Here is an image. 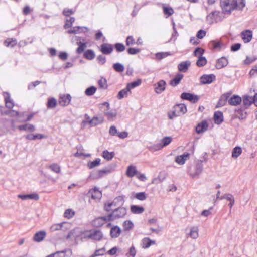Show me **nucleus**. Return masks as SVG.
Masks as SVG:
<instances>
[{
    "label": "nucleus",
    "instance_id": "nucleus-1",
    "mask_svg": "<svg viewBox=\"0 0 257 257\" xmlns=\"http://www.w3.org/2000/svg\"><path fill=\"white\" fill-rule=\"evenodd\" d=\"M220 6L224 13L230 14L237 9L242 10L245 6V0H220Z\"/></svg>",
    "mask_w": 257,
    "mask_h": 257
},
{
    "label": "nucleus",
    "instance_id": "nucleus-2",
    "mask_svg": "<svg viewBox=\"0 0 257 257\" xmlns=\"http://www.w3.org/2000/svg\"><path fill=\"white\" fill-rule=\"evenodd\" d=\"M127 213L124 207H118L114 209L108 216L97 217V227L102 226L104 223L124 217Z\"/></svg>",
    "mask_w": 257,
    "mask_h": 257
},
{
    "label": "nucleus",
    "instance_id": "nucleus-3",
    "mask_svg": "<svg viewBox=\"0 0 257 257\" xmlns=\"http://www.w3.org/2000/svg\"><path fill=\"white\" fill-rule=\"evenodd\" d=\"M96 236V229L85 230L83 232H81L78 235L75 236V241L77 242L79 240L84 241L88 239H95Z\"/></svg>",
    "mask_w": 257,
    "mask_h": 257
},
{
    "label": "nucleus",
    "instance_id": "nucleus-4",
    "mask_svg": "<svg viewBox=\"0 0 257 257\" xmlns=\"http://www.w3.org/2000/svg\"><path fill=\"white\" fill-rule=\"evenodd\" d=\"M203 167L202 162L198 161L193 168L189 169L188 173L193 178L198 176L202 171Z\"/></svg>",
    "mask_w": 257,
    "mask_h": 257
},
{
    "label": "nucleus",
    "instance_id": "nucleus-5",
    "mask_svg": "<svg viewBox=\"0 0 257 257\" xmlns=\"http://www.w3.org/2000/svg\"><path fill=\"white\" fill-rule=\"evenodd\" d=\"M116 166V164H111L104 168L99 170L97 171V178H102L110 174L115 170Z\"/></svg>",
    "mask_w": 257,
    "mask_h": 257
},
{
    "label": "nucleus",
    "instance_id": "nucleus-6",
    "mask_svg": "<svg viewBox=\"0 0 257 257\" xmlns=\"http://www.w3.org/2000/svg\"><path fill=\"white\" fill-rule=\"evenodd\" d=\"M180 97L182 99L188 100L193 103H196L199 99L198 95L187 92L182 93Z\"/></svg>",
    "mask_w": 257,
    "mask_h": 257
},
{
    "label": "nucleus",
    "instance_id": "nucleus-7",
    "mask_svg": "<svg viewBox=\"0 0 257 257\" xmlns=\"http://www.w3.org/2000/svg\"><path fill=\"white\" fill-rule=\"evenodd\" d=\"M100 51L103 54L109 55L113 51V46L110 43H104L100 45Z\"/></svg>",
    "mask_w": 257,
    "mask_h": 257
},
{
    "label": "nucleus",
    "instance_id": "nucleus-8",
    "mask_svg": "<svg viewBox=\"0 0 257 257\" xmlns=\"http://www.w3.org/2000/svg\"><path fill=\"white\" fill-rule=\"evenodd\" d=\"M75 38L77 41V44L78 45V47L77 48L76 51L77 53L81 54L84 51L85 48L86 47V40L78 36H76Z\"/></svg>",
    "mask_w": 257,
    "mask_h": 257
},
{
    "label": "nucleus",
    "instance_id": "nucleus-9",
    "mask_svg": "<svg viewBox=\"0 0 257 257\" xmlns=\"http://www.w3.org/2000/svg\"><path fill=\"white\" fill-rule=\"evenodd\" d=\"M71 99V96L70 94L60 95L59 99V103L62 106H66L69 104Z\"/></svg>",
    "mask_w": 257,
    "mask_h": 257
},
{
    "label": "nucleus",
    "instance_id": "nucleus-10",
    "mask_svg": "<svg viewBox=\"0 0 257 257\" xmlns=\"http://www.w3.org/2000/svg\"><path fill=\"white\" fill-rule=\"evenodd\" d=\"M231 94V92H228V93H224V94H222L221 96V97L216 105V107H217V108L221 107H222L224 105H225L226 102L227 101L228 102V98L230 97Z\"/></svg>",
    "mask_w": 257,
    "mask_h": 257
},
{
    "label": "nucleus",
    "instance_id": "nucleus-11",
    "mask_svg": "<svg viewBox=\"0 0 257 257\" xmlns=\"http://www.w3.org/2000/svg\"><path fill=\"white\" fill-rule=\"evenodd\" d=\"M240 36L244 43H248L252 38V32L250 30L243 31L240 33Z\"/></svg>",
    "mask_w": 257,
    "mask_h": 257
},
{
    "label": "nucleus",
    "instance_id": "nucleus-12",
    "mask_svg": "<svg viewBox=\"0 0 257 257\" xmlns=\"http://www.w3.org/2000/svg\"><path fill=\"white\" fill-rule=\"evenodd\" d=\"M215 80V76L214 74H204L200 77V82L203 84H210Z\"/></svg>",
    "mask_w": 257,
    "mask_h": 257
},
{
    "label": "nucleus",
    "instance_id": "nucleus-13",
    "mask_svg": "<svg viewBox=\"0 0 257 257\" xmlns=\"http://www.w3.org/2000/svg\"><path fill=\"white\" fill-rule=\"evenodd\" d=\"M242 102V98L238 95H233L228 98V103L231 106H237Z\"/></svg>",
    "mask_w": 257,
    "mask_h": 257
},
{
    "label": "nucleus",
    "instance_id": "nucleus-14",
    "mask_svg": "<svg viewBox=\"0 0 257 257\" xmlns=\"http://www.w3.org/2000/svg\"><path fill=\"white\" fill-rule=\"evenodd\" d=\"M243 104L245 108H248L252 104H254V100L252 97L248 95H244L242 97Z\"/></svg>",
    "mask_w": 257,
    "mask_h": 257
},
{
    "label": "nucleus",
    "instance_id": "nucleus-15",
    "mask_svg": "<svg viewBox=\"0 0 257 257\" xmlns=\"http://www.w3.org/2000/svg\"><path fill=\"white\" fill-rule=\"evenodd\" d=\"M184 75L181 73H177L175 77L170 81L169 84L172 87H176L181 82Z\"/></svg>",
    "mask_w": 257,
    "mask_h": 257
},
{
    "label": "nucleus",
    "instance_id": "nucleus-16",
    "mask_svg": "<svg viewBox=\"0 0 257 257\" xmlns=\"http://www.w3.org/2000/svg\"><path fill=\"white\" fill-rule=\"evenodd\" d=\"M228 63V59L225 57H222L218 59L215 65V67L217 69H220L226 66Z\"/></svg>",
    "mask_w": 257,
    "mask_h": 257
},
{
    "label": "nucleus",
    "instance_id": "nucleus-17",
    "mask_svg": "<svg viewBox=\"0 0 257 257\" xmlns=\"http://www.w3.org/2000/svg\"><path fill=\"white\" fill-rule=\"evenodd\" d=\"M108 121H114L116 119L117 113L116 110H109L104 115Z\"/></svg>",
    "mask_w": 257,
    "mask_h": 257
},
{
    "label": "nucleus",
    "instance_id": "nucleus-18",
    "mask_svg": "<svg viewBox=\"0 0 257 257\" xmlns=\"http://www.w3.org/2000/svg\"><path fill=\"white\" fill-rule=\"evenodd\" d=\"M173 109L175 110L176 112L179 114V116L184 114L187 112V108L184 104H178L173 107Z\"/></svg>",
    "mask_w": 257,
    "mask_h": 257
},
{
    "label": "nucleus",
    "instance_id": "nucleus-19",
    "mask_svg": "<svg viewBox=\"0 0 257 257\" xmlns=\"http://www.w3.org/2000/svg\"><path fill=\"white\" fill-rule=\"evenodd\" d=\"M98 107L100 111L103 113V115L105 114L110 109L109 103L106 101L99 103L98 105Z\"/></svg>",
    "mask_w": 257,
    "mask_h": 257
},
{
    "label": "nucleus",
    "instance_id": "nucleus-20",
    "mask_svg": "<svg viewBox=\"0 0 257 257\" xmlns=\"http://www.w3.org/2000/svg\"><path fill=\"white\" fill-rule=\"evenodd\" d=\"M208 125L206 121L204 120L198 123L196 126V131L198 134L202 133L208 128Z\"/></svg>",
    "mask_w": 257,
    "mask_h": 257
},
{
    "label": "nucleus",
    "instance_id": "nucleus-21",
    "mask_svg": "<svg viewBox=\"0 0 257 257\" xmlns=\"http://www.w3.org/2000/svg\"><path fill=\"white\" fill-rule=\"evenodd\" d=\"M3 94L5 97L6 107L9 109H12L14 107V104L13 101L10 98V94L8 92H5Z\"/></svg>",
    "mask_w": 257,
    "mask_h": 257
},
{
    "label": "nucleus",
    "instance_id": "nucleus-22",
    "mask_svg": "<svg viewBox=\"0 0 257 257\" xmlns=\"http://www.w3.org/2000/svg\"><path fill=\"white\" fill-rule=\"evenodd\" d=\"M190 65L191 62L190 61H183L178 64V69L180 72H186L188 70Z\"/></svg>",
    "mask_w": 257,
    "mask_h": 257
},
{
    "label": "nucleus",
    "instance_id": "nucleus-23",
    "mask_svg": "<svg viewBox=\"0 0 257 257\" xmlns=\"http://www.w3.org/2000/svg\"><path fill=\"white\" fill-rule=\"evenodd\" d=\"M190 154L188 153H184L183 155L177 156L175 158V162L179 165H183L186 160L189 157Z\"/></svg>",
    "mask_w": 257,
    "mask_h": 257
},
{
    "label": "nucleus",
    "instance_id": "nucleus-24",
    "mask_svg": "<svg viewBox=\"0 0 257 257\" xmlns=\"http://www.w3.org/2000/svg\"><path fill=\"white\" fill-rule=\"evenodd\" d=\"M166 83L164 80H160L157 83V86L155 87V92L157 94H160L165 89V85Z\"/></svg>",
    "mask_w": 257,
    "mask_h": 257
},
{
    "label": "nucleus",
    "instance_id": "nucleus-25",
    "mask_svg": "<svg viewBox=\"0 0 257 257\" xmlns=\"http://www.w3.org/2000/svg\"><path fill=\"white\" fill-rule=\"evenodd\" d=\"M18 128L20 131H25L30 132H33L35 131V126L32 124L29 123L19 125L18 126Z\"/></svg>",
    "mask_w": 257,
    "mask_h": 257
},
{
    "label": "nucleus",
    "instance_id": "nucleus-26",
    "mask_svg": "<svg viewBox=\"0 0 257 257\" xmlns=\"http://www.w3.org/2000/svg\"><path fill=\"white\" fill-rule=\"evenodd\" d=\"M223 46V44L219 41L212 40L209 43V47L213 50L219 51Z\"/></svg>",
    "mask_w": 257,
    "mask_h": 257
},
{
    "label": "nucleus",
    "instance_id": "nucleus-27",
    "mask_svg": "<svg viewBox=\"0 0 257 257\" xmlns=\"http://www.w3.org/2000/svg\"><path fill=\"white\" fill-rule=\"evenodd\" d=\"M247 113L244 110L241 108L238 109H235L234 117L238 118L240 119H243L246 118Z\"/></svg>",
    "mask_w": 257,
    "mask_h": 257
},
{
    "label": "nucleus",
    "instance_id": "nucleus-28",
    "mask_svg": "<svg viewBox=\"0 0 257 257\" xmlns=\"http://www.w3.org/2000/svg\"><path fill=\"white\" fill-rule=\"evenodd\" d=\"M214 120L216 124H220L223 121V115L222 112L218 111L214 113Z\"/></svg>",
    "mask_w": 257,
    "mask_h": 257
},
{
    "label": "nucleus",
    "instance_id": "nucleus-29",
    "mask_svg": "<svg viewBox=\"0 0 257 257\" xmlns=\"http://www.w3.org/2000/svg\"><path fill=\"white\" fill-rule=\"evenodd\" d=\"M46 236V232L44 231H40L36 233L33 237L34 241L36 242L42 241Z\"/></svg>",
    "mask_w": 257,
    "mask_h": 257
},
{
    "label": "nucleus",
    "instance_id": "nucleus-30",
    "mask_svg": "<svg viewBox=\"0 0 257 257\" xmlns=\"http://www.w3.org/2000/svg\"><path fill=\"white\" fill-rule=\"evenodd\" d=\"M121 232V230L118 226H115L111 228L110 230V236L112 238L118 237Z\"/></svg>",
    "mask_w": 257,
    "mask_h": 257
},
{
    "label": "nucleus",
    "instance_id": "nucleus-31",
    "mask_svg": "<svg viewBox=\"0 0 257 257\" xmlns=\"http://www.w3.org/2000/svg\"><path fill=\"white\" fill-rule=\"evenodd\" d=\"M25 138L29 140H35L37 139H42L45 138V136L41 134H29L25 136Z\"/></svg>",
    "mask_w": 257,
    "mask_h": 257
},
{
    "label": "nucleus",
    "instance_id": "nucleus-32",
    "mask_svg": "<svg viewBox=\"0 0 257 257\" xmlns=\"http://www.w3.org/2000/svg\"><path fill=\"white\" fill-rule=\"evenodd\" d=\"M126 174L129 177H132L135 175H138V171L136 170V167L132 165L129 166L127 167Z\"/></svg>",
    "mask_w": 257,
    "mask_h": 257
},
{
    "label": "nucleus",
    "instance_id": "nucleus-33",
    "mask_svg": "<svg viewBox=\"0 0 257 257\" xmlns=\"http://www.w3.org/2000/svg\"><path fill=\"white\" fill-rule=\"evenodd\" d=\"M131 211L134 214H141L144 211V208L142 206L138 205H132Z\"/></svg>",
    "mask_w": 257,
    "mask_h": 257
},
{
    "label": "nucleus",
    "instance_id": "nucleus-34",
    "mask_svg": "<svg viewBox=\"0 0 257 257\" xmlns=\"http://www.w3.org/2000/svg\"><path fill=\"white\" fill-rule=\"evenodd\" d=\"M155 243V241L152 240L149 238H144L142 240V247L144 248H148L151 245V244H154Z\"/></svg>",
    "mask_w": 257,
    "mask_h": 257
},
{
    "label": "nucleus",
    "instance_id": "nucleus-35",
    "mask_svg": "<svg viewBox=\"0 0 257 257\" xmlns=\"http://www.w3.org/2000/svg\"><path fill=\"white\" fill-rule=\"evenodd\" d=\"M141 79H138L137 80L135 81L128 83L126 86L127 89L131 90V89H132L135 88L136 87L139 86L141 84Z\"/></svg>",
    "mask_w": 257,
    "mask_h": 257
},
{
    "label": "nucleus",
    "instance_id": "nucleus-36",
    "mask_svg": "<svg viewBox=\"0 0 257 257\" xmlns=\"http://www.w3.org/2000/svg\"><path fill=\"white\" fill-rule=\"evenodd\" d=\"M4 44L6 47H13L16 45L17 42L15 39L8 38L4 41Z\"/></svg>",
    "mask_w": 257,
    "mask_h": 257
},
{
    "label": "nucleus",
    "instance_id": "nucleus-37",
    "mask_svg": "<svg viewBox=\"0 0 257 257\" xmlns=\"http://www.w3.org/2000/svg\"><path fill=\"white\" fill-rule=\"evenodd\" d=\"M172 141L171 137H165L163 138L161 140L160 145V147H164L169 145Z\"/></svg>",
    "mask_w": 257,
    "mask_h": 257
},
{
    "label": "nucleus",
    "instance_id": "nucleus-38",
    "mask_svg": "<svg viewBox=\"0 0 257 257\" xmlns=\"http://www.w3.org/2000/svg\"><path fill=\"white\" fill-rule=\"evenodd\" d=\"M57 102L54 98H50L48 99L47 107L49 109H53L57 106Z\"/></svg>",
    "mask_w": 257,
    "mask_h": 257
},
{
    "label": "nucleus",
    "instance_id": "nucleus-39",
    "mask_svg": "<svg viewBox=\"0 0 257 257\" xmlns=\"http://www.w3.org/2000/svg\"><path fill=\"white\" fill-rule=\"evenodd\" d=\"M242 153L241 148L238 146L235 147L232 152V157L237 158Z\"/></svg>",
    "mask_w": 257,
    "mask_h": 257
},
{
    "label": "nucleus",
    "instance_id": "nucleus-40",
    "mask_svg": "<svg viewBox=\"0 0 257 257\" xmlns=\"http://www.w3.org/2000/svg\"><path fill=\"white\" fill-rule=\"evenodd\" d=\"M86 196L88 197H91L94 200L96 199V186H95L93 188L90 189L87 193Z\"/></svg>",
    "mask_w": 257,
    "mask_h": 257
},
{
    "label": "nucleus",
    "instance_id": "nucleus-41",
    "mask_svg": "<svg viewBox=\"0 0 257 257\" xmlns=\"http://www.w3.org/2000/svg\"><path fill=\"white\" fill-rule=\"evenodd\" d=\"M114 156V154L113 152H109L107 150H104L102 152V157L108 161L111 160Z\"/></svg>",
    "mask_w": 257,
    "mask_h": 257
},
{
    "label": "nucleus",
    "instance_id": "nucleus-42",
    "mask_svg": "<svg viewBox=\"0 0 257 257\" xmlns=\"http://www.w3.org/2000/svg\"><path fill=\"white\" fill-rule=\"evenodd\" d=\"M133 227L134 224L130 220H126L123 223V227L125 231H130Z\"/></svg>",
    "mask_w": 257,
    "mask_h": 257
},
{
    "label": "nucleus",
    "instance_id": "nucleus-43",
    "mask_svg": "<svg viewBox=\"0 0 257 257\" xmlns=\"http://www.w3.org/2000/svg\"><path fill=\"white\" fill-rule=\"evenodd\" d=\"M131 91L129 89H127V87L126 88L121 90L120 91L117 95V98L119 99H121L122 98L126 97L128 95V92Z\"/></svg>",
    "mask_w": 257,
    "mask_h": 257
},
{
    "label": "nucleus",
    "instance_id": "nucleus-44",
    "mask_svg": "<svg viewBox=\"0 0 257 257\" xmlns=\"http://www.w3.org/2000/svg\"><path fill=\"white\" fill-rule=\"evenodd\" d=\"M84 117L85 119L82 121V123L84 124V125L87 123L90 125H92V124L93 123V120L96 119V116H94L92 119H91L87 114H85Z\"/></svg>",
    "mask_w": 257,
    "mask_h": 257
},
{
    "label": "nucleus",
    "instance_id": "nucleus-45",
    "mask_svg": "<svg viewBox=\"0 0 257 257\" xmlns=\"http://www.w3.org/2000/svg\"><path fill=\"white\" fill-rule=\"evenodd\" d=\"M113 68L117 72H122L124 70L123 65L119 63H114L113 65Z\"/></svg>",
    "mask_w": 257,
    "mask_h": 257
},
{
    "label": "nucleus",
    "instance_id": "nucleus-46",
    "mask_svg": "<svg viewBox=\"0 0 257 257\" xmlns=\"http://www.w3.org/2000/svg\"><path fill=\"white\" fill-rule=\"evenodd\" d=\"M49 168L51 171L56 173H59L61 171L60 166L56 163H54L49 165Z\"/></svg>",
    "mask_w": 257,
    "mask_h": 257
},
{
    "label": "nucleus",
    "instance_id": "nucleus-47",
    "mask_svg": "<svg viewBox=\"0 0 257 257\" xmlns=\"http://www.w3.org/2000/svg\"><path fill=\"white\" fill-rule=\"evenodd\" d=\"M207 62V61L205 57L200 56L196 62V65L198 67H203L206 64Z\"/></svg>",
    "mask_w": 257,
    "mask_h": 257
},
{
    "label": "nucleus",
    "instance_id": "nucleus-48",
    "mask_svg": "<svg viewBox=\"0 0 257 257\" xmlns=\"http://www.w3.org/2000/svg\"><path fill=\"white\" fill-rule=\"evenodd\" d=\"M198 229L197 227H193L190 230V236L193 239H196L198 237Z\"/></svg>",
    "mask_w": 257,
    "mask_h": 257
},
{
    "label": "nucleus",
    "instance_id": "nucleus-49",
    "mask_svg": "<svg viewBox=\"0 0 257 257\" xmlns=\"http://www.w3.org/2000/svg\"><path fill=\"white\" fill-rule=\"evenodd\" d=\"M114 47L115 48L117 52H122L124 51L125 49V46L120 43H116L114 45Z\"/></svg>",
    "mask_w": 257,
    "mask_h": 257
},
{
    "label": "nucleus",
    "instance_id": "nucleus-50",
    "mask_svg": "<svg viewBox=\"0 0 257 257\" xmlns=\"http://www.w3.org/2000/svg\"><path fill=\"white\" fill-rule=\"evenodd\" d=\"M85 58L89 60L93 59L95 57V54L92 50H87L84 54Z\"/></svg>",
    "mask_w": 257,
    "mask_h": 257
},
{
    "label": "nucleus",
    "instance_id": "nucleus-51",
    "mask_svg": "<svg viewBox=\"0 0 257 257\" xmlns=\"http://www.w3.org/2000/svg\"><path fill=\"white\" fill-rule=\"evenodd\" d=\"M96 91V87L95 86H90L85 90V93L87 96H91L93 95Z\"/></svg>",
    "mask_w": 257,
    "mask_h": 257
},
{
    "label": "nucleus",
    "instance_id": "nucleus-52",
    "mask_svg": "<svg viewBox=\"0 0 257 257\" xmlns=\"http://www.w3.org/2000/svg\"><path fill=\"white\" fill-rule=\"evenodd\" d=\"M100 88L102 89H106L107 88V81L105 78H101L98 82Z\"/></svg>",
    "mask_w": 257,
    "mask_h": 257
},
{
    "label": "nucleus",
    "instance_id": "nucleus-53",
    "mask_svg": "<svg viewBox=\"0 0 257 257\" xmlns=\"http://www.w3.org/2000/svg\"><path fill=\"white\" fill-rule=\"evenodd\" d=\"M169 52H159L156 54V57L158 60L162 59L170 55Z\"/></svg>",
    "mask_w": 257,
    "mask_h": 257
},
{
    "label": "nucleus",
    "instance_id": "nucleus-54",
    "mask_svg": "<svg viewBox=\"0 0 257 257\" xmlns=\"http://www.w3.org/2000/svg\"><path fill=\"white\" fill-rule=\"evenodd\" d=\"M125 43L126 46H129L136 44V41L132 36H128L126 39Z\"/></svg>",
    "mask_w": 257,
    "mask_h": 257
},
{
    "label": "nucleus",
    "instance_id": "nucleus-55",
    "mask_svg": "<svg viewBox=\"0 0 257 257\" xmlns=\"http://www.w3.org/2000/svg\"><path fill=\"white\" fill-rule=\"evenodd\" d=\"M74 215V212L71 209L66 210L64 214V216L68 219L72 218Z\"/></svg>",
    "mask_w": 257,
    "mask_h": 257
},
{
    "label": "nucleus",
    "instance_id": "nucleus-56",
    "mask_svg": "<svg viewBox=\"0 0 257 257\" xmlns=\"http://www.w3.org/2000/svg\"><path fill=\"white\" fill-rule=\"evenodd\" d=\"M215 13L216 12H212L207 16L206 20L209 24H212L214 22L215 20L214 16Z\"/></svg>",
    "mask_w": 257,
    "mask_h": 257
},
{
    "label": "nucleus",
    "instance_id": "nucleus-57",
    "mask_svg": "<svg viewBox=\"0 0 257 257\" xmlns=\"http://www.w3.org/2000/svg\"><path fill=\"white\" fill-rule=\"evenodd\" d=\"M135 197L139 200L144 201L146 199L147 195L145 192H139L136 193Z\"/></svg>",
    "mask_w": 257,
    "mask_h": 257
},
{
    "label": "nucleus",
    "instance_id": "nucleus-58",
    "mask_svg": "<svg viewBox=\"0 0 257 257\" xmlns=\"http://www.w3.org/2000/svg\"><path fill=\"white\" fill-rule=\"evenodd\" d=\"M163 12L165 14H167L168 16H171L174 13V10L171 7H163Z\"/></svg>",
    "mask_w": 257,
    "mask_h": 257
},
{
    "label": "nucleus",
    "instance_id": "nucleus-59",
    "mask_svg": "<svg viewBox=\"0 0 257 257\" xmlns=\"http://www.w3.org/2000/svg\"><path fill=\"white\" fill-rule=\"evenodd\" d=\"M63 224V223H61L53 225L50 228L51 231L54 232L61 229Z\"/></svg>",
    "mask_w": 257,
    "mask_h": 257
},
{
    "label": "nucleus",
    "instance_id": "nucleus-60",
    "mask_svg": "<svg viewBox=\"0 0 257 257\" xmlns=\"http://www.w3.org/2000/svg\"><path fill=\"white\" fill-rule=\"evenodd\" d=\"M74 156L77 158H86L90 156V154H84L82 152H79L78 151L76 153L74 154Z\"/></svg>",
    "mask_w": 257,
    "mask_h": 257
},
{
    "label": "nucleus",
    "instance_id": "nucleus-61",
    "mask_svg": "<svg viewBox=\"0 0 257 257\" xmlns=\"http://www.w3.org/2000/svg\"><path fill=\"white\" fill-rule=\"evenodd\" d=\"M109 133L111 136H117L118 132H117L116 127L114 125H112L110 127Z\"/></svg>",
    "mask_w": 257,
    "mask_h": 257
},
{
    "label": "nucleus",
    "instance_id": "nucleus-62",
    "mask_svg": "<svg viewBox=\"0 0 257 257\" xmlns=\"http://www.w3.org/2000/svg\"><path fill=\"white\" fill-rule=\"evenodd\" d=\"M127 51L130 55H135L139 53L140 52V49L139 48H129Z\"/></svg>",
    "mask_w": 257,
    "mask_h": 257
},
{
    "label": "nucleus",
    "instance_id": "nucleus-63",
    "mask_svg": "<svg viewBox=\"0 0 257 257\" xmlns=\"http://www.w3.org/2000/svg\"><path fill=\"white\" fill-rule=\"evenodd\" d=\"M74 13V11L68 8L64 9L63 11V14L66 17H68L70 15L73 14Z\"/></svg>",
    "mask_w": 257,
    "mask_h": 257
},
{
    "label": "nucleus",
    "instance_id": "nucleus-64",
    "mask_svg": "<svg viewBox=\"0 0 257 257\" xmlns=\"http://www.w3.org/2000/svg\"><path fill=\"white\" fill-rule=\"evenodd\" d=\"M204 52V50L200 48V47H198L197 48L195 51H194V55L195 56H198L199 55H202Z\"/></svg>",
    "mask_w": 257,
    "mask_h": 257
}]
</instances>
